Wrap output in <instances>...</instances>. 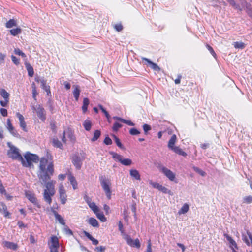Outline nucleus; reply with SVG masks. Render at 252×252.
I'll return each mask as SVG.
<instances>
[{"label": "nucleus", "instance_id": "obj_63", "mask_svg": "<svg viewBox=\"0 0 252 252\" xmlns=\"http://www.w3.org/2000/svg\"><path fill=\"white\" fill-rule=\"evenodd\" d=\"M59 247H49L50 252H58V248Z\"/></svg>", "mask_w": 252, "mask_h": 252}, {"label": "nucleus", "instance_id": "obj_11", "mask_svg": "<svg viewBox=\"0 0 252 252\" xmlns=\"http://www.w3.org/2000/svg\"><path fill=\"white\" fill-rule=\"evenodd\" d=\"M35 80L36 82L41 83V88L47 92L48 95L51 93L50 91V87L46 85V80L43 78L40 79L39 77L35 78Z\"/></svg>", "mask_w": 252, "mask_h": 252}, {"label": "nucleus", "instance_id": "obj_59", "mask_svg": "<svg viewBox=\"0 0 252 252\" xmlns=\"http://www.w3.org/2000/svg\"><path fill=\"white\" fill-rule=\"evenodd\" d=\"M0 111L1 114L3 116H4V117L7 116V111L6 109H5L4 108H1L0 110Z\"/></svg>", "mask_w": 252, "mask_h": 252}, {"label": "nucleus", "instance_id": "obj_53", "mask_svg": "<svg viewBox=\"0 0 252 252\" xmlns=\"http://www.w3.org/2000/svg\"><path fill=\"white\" fill-rule=\"evenodd\" d=\"M6 57V55L2 54L0 52V64L4 63V59Z\"/></svg>", "mask_w": 252, "mask_h": 252}, {"label": "nucleus", "instance_id": "obj_64", "mask_svg": "<svg viewBox=\"0 0 252 252\" xmlns=\"http://www.w3.org/2000/svg\"><path fill=\"white\" fill-rule=\"evenodd\" d=\"M247 233L249 236V238L250 239V246L252 247V235L249 231H247Z\"/></svg>", "mask_w": 252, "mask_h": 252}, {"label": "nucleus", "instance_id": "obj_49", "mask_svg": "<svg viewBox=\"0 0 252 252\" xmlns=\"http://www.w3.org/2000/svg\"><path fill=\"white\" fill-rule=\"evenodd\" d=\"M11 59L13 63L16 65H18L20 63L19 59L17 58L14 55L11 56Z\"/></svg>", "mask_w": 252, "mask_h": 252}, {"label": "nucleus", "instance_id": "obj_40", "mask_svg": "<svg viewBox=\"0 0 252 252\" xmlns=\"http://www.w3.org/2000/svg\"><path fill=\"white\" fill-rule=\"evenodd\" d=\"M122 124H120L118 122H116L113 124V126L112 128H113V131H118V130L119 128L122 127Z\"/></svg>", "mask_w": 252, "mask_h": 252}, {"label": "nucleus", "instance_id": "obj_58", "mask_svg": "<svg viewBox=\"0 0 252 252\" xmlns=\"http://www.w3.org/2000/svg\"><path fill=\"white\" fill-rule=\"evenodd\" d=\"M9 102V100L4 99V100L0 101V103L2 106L6 107L8 103Z\"/></svg>", "mask_w": 252, "mask_h": 252}, {"label": "nucleus", "instance_id": "obj_6", "mask_svg": "<svg viewBox=\"0 0 252 252\" xmlns=\"http://www.w3.org/2000/svg\"><path fill=\"white\" fill-rule=\"evenodd\" d=\"M32 110L35 112L38 117L42 121L44 122L46 119V115L45 109L40 105H33L32 106Z\"/></svg>", "mask_w": 252, "mask_h": 252}, {"label": "nucleus", "instance_id": "obj_12", "mask_svg": "<svg viewBox=\"0 0 252 252\" xmlns=\"http://www.w3.org/2000/svg\"><path fill=\"white\" fill-rule=\"evenodd\" d=\"M16 115L19 120L20 127L24 131H27L26 124L24 120V117L18 112L16 113Z\"/></svg>", "mask_w": 252, "mask_h": 252}, {"label": "nucleus", "instance_id": "obj_33", "mask_svg": "<svg viewBox=\"0 0 252 252\" xmlns=\"http://www.w3.org/2000/svg\"><path fill=\"white\" fill-rule=\"evenodd\" d=\"M54 215L56 219L59 221L60 223H61L62 225H65V222L64 221L63 219L61 217V216L56 212L54 213Z\"/></svg>", "mask_w": 252, "mask_h": 252}, {"label": "nucleus", "instance_id": "obj_35", "mask_svg": "<svg viewBox=\"0 0 252 252\" xmlns=\"http://www.w3.org/2000/svg\"><path fill=\"white\" fill-rule=\"evenodd\" d=\"M100 134H101V132H100V130H95L94 133V136L92 138L91 140L92 141H95L97 140L98 139V138L100 137Z\"/></svg>", "mask_w": 252, "mask_h": 252}, {"label": "nucleus", "instance_id": "obj_34", "mask_svg": "<svg viewBox=\"0 0 252 252\" xmlns=\"http://www.w3.org/2000/svg\"><path fill=\"white\" fill-rule=\"evenodd\" d=\"M252 203V196H246L243 198V203L249 204Z\"/></svg>", "mask_w": 252, "mask_h": 252}, {"label": "nucleus", "instance_id": "obj_8", "mask_svg": "<svg viewBox=\"0 0 252 252\" xmlns=\"http://www.w3.org/2000/svg\"><path fill=\"white\" fill-rule=\"evenodd\" d=\"M84 159V158H81L77 154L73 155L71 158L72 162L77 170L81 169Z\"/></svg>", "mask_w": 252, "mask_h": 252}, {"label": "nucleus", "instance_id": "obj_39", "mask_svg": "<svg viewBox=\"0 0 252 252\" xmlns=\"http://www.w3.org/2000/svg\"><path fill=\"white\" fill-rule=\"evenodd\" d=\"M234 46L235 48L243 49L245 44L242 42H236L234 43Z\"/></svg>", "mask_w": 252, "mask_h": 252}, {"label": "nucleus", "instance_id": "obj_60", "mask_svg": "<svg viewBox=\"0 0 252 252\" xmlns=\"http://www.w3.org/2000/svg\"><path fill=\"white\" fill-rule=\"evenodd\" d=\"M64 231L65 232V233L69 235H72L73 233L71 230H70L68 227L66 226L64 228Z\"/></svg>", "mask_w": 252, "mask_h": 252}, {"label": "nucleus", "instance_id": "obj_3", "mask_svg": "<svg viewBox=\"0 0 252 252\" xmlns=\"http://www.w3.org/2000/svg\"><path fill=\"white\" fill-rule=\"evenodd\" d=\"M110 154L112 156L113 158L115 161L120 162L124 165L129 166L132 164V160L129 158H123L122 155L114 152H110Z\"/></svg>", "mask_w": 252, "mask_h": 252}, {"label": "nucleus", "instance_id": "obj_13", "mask_svg": "<svg viewBox=\"0 0 252 252\" xmlns=\"http://www.w3.org/2000/svg\"><path fill=\"white\" fill-rule=\"evenodd\" d=\"M26 196L32 203L38 207H40L34 194L30 192H27L26 193Z\"/></svg>", "mask_w": 252, "mask_h": 252}, {"label": "nucleus", "instance_id": "obj_42", "mask_svg": "<svg viewBox=\"0 0 252 252\" xmlns=\"http://www.w3.org/2000/svg\"><path fill=\"white\" fill-rule=\"evenodd\" d=\"M114 28L117 32H121L123 29V26L121 23H117L115 24L114 26Z\"/></svg>", "mask_w": 252, "mask_h": 252}, {"label": "nucleus", "instance_id": "obj_46", "mask_svg": "<svg viewBox=\"0 0 252 252\" xmlns=\"http://www.w3.org/2000/svg\"><path fill=\"white\" fill-rule=\"evenodd\" d=\"M126 240L128 245L130 246L133 245L134 240L130 237L127 236L126 238Z\"/></svg>", "mask_w": 252, "mask_h": 252}, {"label": "nucleus", "instance_id": "obj_41", "mask_svg": "<svg viewBox=\"0 0 252 252\" xmlns=\"http://www.w3.org/2000/svg\"><path fill=\"white\" fill-rule=\"evenodd\" d=\"M15 54L21 56L23 58H25L26 57V55L24 53H23L22 51H21L19 48H16L14 51Z\"/></svg>", "mask_w": 252, "mask_h": 252}, {"label": "nucleus", "instance_id": "obj_5", "mask_svg": "<svg viewBox=\"0 0 252 252\" xmlns=\"http://www.w3.org/2000/svg\"><path fill=\"white\" fill-rule=\"evenodd\" d=\"M100 183L108 199H110L111 195V191L110 188L111 185L110 181L108 179L102 177L100 179Z\"/></svg>", "mask_w": 252, "mask_h": 252}, {"label": "nucleus", "instance_id": "obj_45", "mask_svg": "<svg viewBox=\"0 0 252 252\" xmlns=\"http://www.w3.org/2000/svg\"><path fill=\"white\" fill-rule=\"evenodd\" d=\"M149 66L152 68L153 70H155V71H160V68H159V67L157 64H156L155 63H154V62H153Z\"/></svg>", "mask_w": 252, "mask_h": 252}, {"label": "nucleus", "instance_id": "obj_27", "mask_svg": "<svg viewBox=\"0 0 252 252\" xmlns=\"http://www.w3.org/2000/svg\"><path fill=\"white\" fill-rule=\"evenodd\" d=\"M89 223L93 227H99L98 221L94 218H90L88 220Z\"/></svg>", "mask_w": 252, "mask_h": 252}, {"label": "nucleus", "instance_id": "obj_1", "mask_svg": "<svg viewBox=\"0 0 252 252\" xmlns=\"http://www.w3.org/2000/svg\"><path fill=\"white\" fill-rule=\"evenodd\" d=\"M54 172L53 165L48 164V160L42 158L40 160L39 169L37 172V176L41 184L45 183L46 181L50 179V175Z\"/></svg>", "mask_w": 252, "mask_h": 252}, {"label": "nucleus", "instance_id": "obj_20", "mask_svg": "<svg viewBox=\"0 0 252 252\" xmlns=\"http://www.w3.org/2000/svg\"><path fill=\"white\" fill-rule=\"evenodd\" d=\"M130 175L137 180H140V175L139 172L136 169H131L129 171Z\"/></svg>", "mask_w": 252, "mask_h": 252}, {"label": "nucleus", "instance_id": "obj_62", "mask_svg": "<svg viewBox=\"0 0 252 252\" xmlns=\"http://www.w3.org/2000/svg\"><path fill=\"white\" fill-rule=\"evenodd\" d=\"M227 1L233 7L235 8H237V5H236L235 1L234 0H227Z\"/></svg>", "mask_w": 252, "mask_h": 252}, {"label": "nucleus", "instance_id": "obj_52", "mask_svg": "<svg viewBox=\"0 0 252 252\" xmlns=\"http://www.w3.org/2000/svg\"><path fill=\"white\" fill-rule=\"evenodd\" d=\"M142 60L143 61H145V64L148 66H149L153 63L152 61L145 57H142Z\"/></svg>", "mask_w": 252, "mask_h": 252}, {"label": "nucleus", "instance_id": "obj_9", "mask_svg": "<svg viewBox=\"0 0 252 252\" xmlns=\"http://www.w3.org/2000/svg\"><path fill=\"white\" fill-rule=\"evenodd\" d=\"M59 192L61 203L64 204L66 201L67 195L66 194V191L65 190L64 187L62 184H61L59 186Z\"/></svg>", "mask_w": 252, "mask_h": 252}, {"label": "nucleus", "instance_id": "obj_29", "mask_svg": "<svg viewBox=\"0 0 252 252\" xmlns=\"http://www.w3.org/2000/svg\"><path fill=\"white\" fill-rule=\"evenodd\" d=\"M17 26L16 20L14 19H10L5 24V26L7 28H11L13 27Z\"/></svg>", "mask_w": 252, "mask_h": 252}, {"label": "nucleus", "instance_id": "obj_23", "mask_svg": "<svg viewBox=\"0 0 252 252\" xmlns=\"http://www.w3.org/2000/svg\"><path fill=\"white\" fill-rule=\"evenodd\" d=\"M177 140V137L176 135L174 134L173 135L170 139L169 140L168 143V147L169 149H172L175 146H174L175 143H176Z\"/></svg>", "mask_w": 252, "mask_h": 252}, {"label": "nucleus", "instance_id": "obj_21", "mask_svg": "<svg viewBox=\"0 0 252 252\" xmlns=\"http://www.w3.org/2000/svg\"><path fill=\"white\" fill-rule=\"evenodd\" d=\"M68 180L72 185L73 189H76L77 188V182L75 177L71 174H68Z\"/></svg>", "mask_w": 252, "mask_h": 252}, {"label": "nucleus", "instance_id": "obj_28", "mask_svg": "<svg viewBox=\"0 0 252 252\" xmlns=\"http://www.w3.org/2000/svg\"><path fill=\"white\" fill-rule=\"evenodd\" d=\"M0 94L4 99L9 100V94L4 89H0Z\"/></svg>", "mask_w": 252, "mask_h": 252}, {"label": "nucleus", "instance_id": "obj_31", "mask_svg": "<svg viewBox=\"0 0 252 252\" xmlns=\"http://www.w3.org/2000/svg\"><path fill=\"white\" fill-rule=\"evenodd\" d=\"M83 125L86 130L89 131L91 128L92 123L90 120H86L83 122Z\"/></svg>", "mask_w": 252, "mask_h": 252}, {"label": "nucleus", "instance_id": "obj_36", "mask_svg": "<svg viewBox=\"0 0 252 252\" xmlns=\"http://www.w3.org/2000/svg\"><path fill=\"white\" fill-rule=\"evenodd\" d=\"M94 213L96 214L97 218L99 219L101 221L105 222L106 220V218L102 213H100L98 211Z\"/></svg>", "mask_w": 252, "mask_h": 252}, {"label": "nucleus", "instance_id": "obj_38", "mask_svg": "<svg viewBox=\"0 0 252 252\" xmlns=\"http://www.w3.org/2000/svg\"><path fill=\"white\" fill-rule=\"evenodd\" d=\"M112 136L114 137V140L115 141V142L117 144V145L121 149H124V146L122 144V143H121L119 139L115 135H112Z\"/></svg>", "mask_w": 252, "mask_h": 252}, {"label": "nucleus", "instance_id": "obj_56", "mask_svg": "<svg viewBox=\"0 0 252 252\" xmlns=\"http://www.w3.org/2000/svg\"><path fill=\"white\" fill-rule=\"evenodd\" d=\"M122 122L126 123V124L128 125L129 126H133L134 125V124L132 122H131L130 120H125V119H123L122 120Z\"/></svg>", "mask_w": 252, "mask_h": 252}, {"label": "nucleus", "instance_id": "obj_17", "mask_svg": "<svg viewBox=\"0 0 252 252\" xmlns=\"http://www.w3.org/2000/svg\"><path fill=\"white\" fill-rule=\"evenodd\" d=\"M49 247H59L58 238L56 236H52L51 238V244L49 243Z\"/></svg>", "mask_w": 252, "mask_h": 252}, {"label": "nucleus", "instance_id": "obj_4", "mask_svg": "<svg viewBox=\"0 0 252 252\" xmlns=\"http://www.w3.org/2000/svg\"><path fill=\"white\" fill-rule=\"evenodd\" d=\"M10 150L7 152L8 157L13 159L23 160V157L19 153V149L14 146H10Z\"/></svg>", "mask_w": 252, "mask_h": 252}, {"label": "nucleus", "instance_id": "obj_55", "mask_svg": "<svg viewBox=\"0 0 252 252\" xmlns=\"http://www.w3.org/2000/svg\"><path fill=\"white\" fill-rule=\"evenodd\" d=\"M131 247H135L137 248H140V244L139 241L138 239H136L135 240H134L133 245L131 246Z\"/></svg>", "mask_w": 252, "mask_h": 252}, {"label": "nucleus", "instance_id": "obj_24", "mask_svg": "<svg viewBox=\"0 0 252 252\" xmlns=\"http://www.w3.org/2000/svg\"><path fill=\"white\" fill-rule=\"evenodd\" d=\"M171 150H173L175 153H176L180 155L183 156L184 157H186L187 155V153L186 152H185L184 151H183L182 150V149H181L179 147L175 146V147L172 148Z\"/></svg>", "mask_w": 252, "mask_h": 252}, {"label": "nucleus", "instance_id": "obj_14", "mask_svg": "<svg viewBox=\"0 0 252 252\" xmlns=\"http://www.w3.org/2000/svg\"><path fill=\"white\" fill-rule=\"evenodd\" d=\"M24 64L27 70L29 76L31 77H32L34 74V70L33 67L27 61V60L25 61Z\"/></svg>", "mask_w": 252, "mask_h": 252}, {"label": "nucleus", "instance_id": "obj_61", "mask_svg": "<svg viewBox=\"0 0 252 252\" xmlns=\"http://www.w3.org/2000/svg\"><path fill=\"white\" fill-rule=\"evenodd\" d=\"M150 184L155 188H156L158 189V187L159 185V184L156 183V182H153L152 181H150L149 182Z\"/></svg>", "mask_w": 252, "mask_h": 252}, {"label": "nucleus", "instance_id": "obj_48", "mask_svg": "<svg viewBox=\"0 0 252 252\" xmlns=\"http://www.w3.org/2000/svg\"><path fill=\"white\" fill-rule=\"evenodd\" d=\"M129 133L132 135H136L139 134L140 132L136 128H133L129 130Z\"/></svg>", "mask_w": 252, "mask_h": 252}, {"label": "nucleus", "instance_id": "obj_50", "mask_svg": "<svg viewBox=\"0 0 252 252\" xmlns=\"http://www.w3.org/2000/svg\"><path fill=\"white\" fill-rule=\"evenodd\" d=\"M206 47L208 49V50L210 51V53L212 55V56L215 58L216 56V54L212 47L208 44L206 45Z\"/></svg>", "mask_w": 252, "mask_h": 252}, {"label": "nucleus", "instance_id": "obj_30", "mask_svg": "<svg viewBox=\"0 0 252 252\" xmlns=\"http://www.w3.org/2000/svg\"><path fill=\"white\" fill-rule=\"evenodd\" d=\"M52 143L54 147L62 149L63 145L61 142L57 138H53L52 140Z\"/></svg>", "mask_w": 252, "mask_h": 252}, {"label": "nucleus", "instance_id": "obj_18", "mask_svg": "<svg viewBox=\"0 0 252 252\" xmlns=\"http://www.w3.org/2000/svg\"><path fill=\"white\" fill-rule=\"evenodd\" d=\"M7 128L9 130V131L10 132L11 134L13 135H16V131L14 129V127L13 126L12 123L11 122V121L9 119L7 120Z\"/></svg>", "mask_w": 252, "mask_h": 252}, {"label": "nucleus", "instance_id": "obj_51", "mask_svg": "<svg viewBox=\"0 0 252 252\" xmlns=\"http://www.w3.org/2000/svg\"><path fill=\"white\" fill-rule=\"evenodd\" d=\"M143 128L145 133L151 129L150 126L146 124L143 125Z\"/></svg>", "mask_w": 252, "mask_h": 252}, {"label": "nucleus", "instance_id": "obj_15", "mask_svg": "<svg viewBox=\"0 0 252 252\" xmlns=\"http://www.w3.org/2000/svg\"><path fill=\"white\" fill-rule=\"evenodd\" d=\"M55 183V181H51L50 182H48L46 181L45 183L41 184L42 185H44L46 186V189L48 190L49 191H51L53 190V191L55 192V190L54 189V184Z\"/></svg>", "mask_w": 252, "mask_h": 252}, {"label": "nucleus", "instance_id": "obj_57", "mask_svg": "<svg viewBox=\"0 0 252 252\" xmlns=\"http://www.w3.org/2000/svg\"><path fill=\"white\" fill-rule=\"evenodd\" d=\"M0 192L1 194H3V193L6 194L5 190L3 186L2 183L0 180Z\"/></svg>", "mask_w": 252, "mask_h": 252}, {"label": "nucleus", "instance_id": "obj_19", "mask_svg": "<svg viewBox=\"0 0 252 252\" xmlns=\"http://www.w3.org/2000/svg\"><path fill=\"white\" fill-rule=\"evenodd\" d=\"M73 88H74L73 94L75 100L77 101L78 100L80 93V87L78 85H73Z\"/></svg>", "mask_w": 252, "mask_h": 252}, {"label": "nucleus", "instance_id": "obj_26", "mask_svg": "<svg viewBox=\"0 0 252 252\" xmlns=\"http://www.w3.org/2000/svg\"><path fill=\"white\" fill-rule=\"evenodd\" d=\"M89 104V100L87 98H84L83 99V106L82 107V111L84 113H85L87 111L88 106Z\"/></svg>", "mask_w": 252, "mask_h": 252}, {"label": "nucleus", "instance_id": "obj_25", "mask_svg": "<svg viewBox=\"0 0 252 252\" xmlns=\"http://www.w3.org/2000/svg\"><path fill=\"white\" fill-rule=\"evenodd\" d=\"M189 206L188 204L185 203L181 209L179 210L178 214L179 215L185 214L189 210Z\"/></svg>", "mask_w": 252, "mask_h": 252}, {"label": "nucleus", "instance_id": "obj_16", "mask_svg": "<svg viewBox=\"0 0 252 252\" xmlns=\"http://www.w3.org/2000/svg\"><path fill=\"white\" fill-rule=\"evenodd\" d=\"M3 245L4 246L6 247L7 248L13 250H17L18 248V246L16 244L11 242L4 241L3 242Z\"/></svg>", "mask_w": 252, "mask_h": 252}, {"label": "nucleus", "instance_id": "obj_22", "mask_svg": "<svg viewBox=\"0 0 252 252\" xmlns=\"http://www.w3.org/2000/svg\"><path fill=\"white\" fill-rule=\"evenodd\" d=\"M0 213H3L5 217H9L10 213L7 211L6 206L3 203L0 204Z\"/></svg>", "mask_w": 252, "mask_h": 252}, {"label": "nucleus", "instance_id": "obj_44", "mask_svg": "<svg viewBox=\"0 0 252 252\" xmlns=\"http://www.w3.org/2000/svg\"><path fill=\"white\" fill-rule=\"evenodd\" d=\"M158 189L159 191H162V192L164 193H167L168 192V189L167 188H166L165 187L161 185H159L158 187Z\"/></svg>", "mask_w": 252, "mask_h": 252}, {"label": "nucleus", "instance_id": "obj_37", "mask_svg": "<svg viewBox=\"0 0 252 252\" xmlns=\"http://www.w3.org/2000/svg\"><path fill=\"white\" fill-rule=\"evenodd\" d=\"M89 206L94 213H96L99 211L98 207L93 202H92L91 203H90Z\"/></svg>", "mask_w": 252, "mask_h": 252}, {"label": "nucleus", "instance_id": "obj_32", "mask_svg": "<svg viewBox=\"0 0 252 252\" xmlns=\"http://www.w3.org/2000/svg\"><path fill=\"white\" fill-rule=\"evenodd\" d=\"M22 30L21 29L19 28H17L15 29H13L10 30V32L11 35L13 36H16L19 34L21 33Z\"/></svg>", "mask_w": 252, "mask_h": 252}, {"label": "nucleus", "instance_id": "obj_2", "mask_svg": "<svg viewBox=\"0 0 252 252\" xmlns=\"http://www.w3.org/2000/svg\"><path fill=\"white\" fill-rule=\"evenodd\" d=\"M24 158L23 160H20L22 165L24 167H31L33 166L32 162L37 163L39 161V157L35 154H31L30 152H27L24 155Z\"/></svg>", "mask_w": 252, "mask_h": 252}, {"label": "nucleus", "instance_id": "obj_43", "mask_svg": "<svg viewBox=\"0 0 252 252\" xmlns=\"http://www.w3.org/2000/svg\"><path fill=\"white\" fill-rule=\"evenodd\" d=\"M193 169L194 170V171H195L196 172L198 173V174H199L202 176H204L205 175V174H206V173H205V172L204 171H203V170H202L201 169H200L198 167H195V166H193Z\"/></svg>", "mask_w": 252, "mask_h": 252}, {"label": "nucleus", "instance_id": "obj_47", "mask_svg": "<svg viewBox=\"0 0 252 252\" xmlns=\"http://www.w3.org/2000/svg\"><path fill=\"white\" fill-rule=\"evenodd\" d=\"M226 238H227V240L230 242L231 244L234 246L235 248L237 247V244L234 240H233V239L229 236L226 235Z\"/></svg>", "mask_w": 252, "mask_h": 252}, {"label": "nucleus", "instance_id": "obj_10", "mask_svg": "<svg viewBox=\"0 0 252 252\" xmlns=\"http://www.w3.org/2000/svg\"><path fill=\"white\" fill-rule=\"evenodd\" d=\"M55 192H54L53 190L51 191H49L47 189H44L43 196L44 199L45 201L48 203L49 205L51 204L52 202V198L51 196H53L55 194Z\"/></svg>", "mask_w": 252, "mask_h": 252}, {"label": "nucleus", "instance_id": "obj_54", "mask_svg": "<svg viewBox=\"0 0 252 252\" xmlns=\"http://www.w3.org/2000/svg\"><path fill=\"white\" fill-rule=\"evenodd\" d=\"M104 143L107 145H111L112 143V140L109 137H106L104 140Z\"/></svg>", "mask_w": 252, "mask_h": 252}, {"label": "nucleus", "instance_id": "obj_7", "mask_svg": "<svg viewBox=\"0 0 252 252\" xmlns=\"http://www.w3.org/2000/svg\"><path fill=\"white\" fill-rule=\"evenodd\" d=\"M158 168L170 180L173 181L175 180V175L172 171L160 165Z\"/></svg>", "mask_w": 252, "mask_h": 252}]
</instances>
